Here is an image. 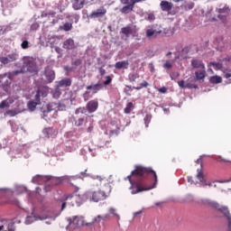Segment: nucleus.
I'll use <instances>...</instances> for the list:
<instances>
[{
  "label": "nucleus",
  "mask_w": 231,
  "mask_h": 231,
  "mask_svg": "<svg viewBox=\"0 0 231 231\" xmlns=\"http://www.w3.org/2000/svg\"><path fill=\"white\" fill-rule=\"evenodd\" d=\"M160 6L162 12H171L174 5L171 2L162 0L160 4Z\"/></svg>",
  "instance_id": "f8f14e48"
},
{
  "label": "nucleus",
  "mask_w": 231,
  "mask_h": 231,
  "mask_svg": "<svg viewBox=\"0 0 231 231\" xmlns=\"http://www.w3.org/2000/svg\"><path fill=\"white\" fill-rule=\"evenodd\" d=\"M162 33V31L158 32L156 30L148 29L146 31V37H156V35Z\"/></svg>",
  "instance_id": "bb28decb"
},
{
  "label": "nucleus",
  "mask_w": 231,
  "mask_h": 231,
  "mask_svg": "<svg viewBox=\"0 0 231 231\" xmlns=\"http://www.w3.org/2000/svg\"><path fill=\"white\" fill-rule=\"evenodd\" d=\"M195 77L199 82H205V77H207V69H201L200 70H197L195 72Z\"/></svg>",
  "instance_id": "4468645a"
},
{
  "label": "nucleus",
  "mask_w": 231,
  "mask_h": 231,
  "mask_svg": "<svg viewBox=\"0 0 231 231\" xmlns=\"http://www.w3.org/2000/svg\"><path fill=\"white\" fill-rule=\"evenodd\" d=\"M87 131L88 133H91V131H93V126H88Z\"/></svg>",
  "instance_id": "0e129e2a"
},
{
  "label": "nucleus",
  "mask_w": 231,
  "mask_h": 231,
  "mask_svg": "<svg viewBox=\"0 0 231 231\" xmlns=\"http://www.w3.org/2000/svg\"><path fill=\"white\" fill-rule=\"evenodd\" d=\"M199 205H212L209 199H200L199 200Z\"/></svg>",
  "instance_id": "a18cd8bd"
},
{
  "label": "nucleus",
  "mask_w": 231,
  "mask_h": 231,
  "mask_svg": "<svg viewBox=\"0 0 231 231\" xmlns=\"http://www.w3.org/2000/svg\"><path fill=\"white\" fill-rule=\"evenodd\" d=\"M116 69H127L129 68V60L117 61L115 64Z\"/></svg>",
  "instance_id": "f3484780"
},
{
  "label": "nucleus",
  "mask_w": 231,
  "mask_h": 231,
  "mask_svg": "<svg viewBox=\"0 0 231 231\" xmlns=\"http://www.w3.org/2000/svg\"><path fill=\"white\" fill-rule=\"evenodd\" d=\"M27 106H28V108L30 109V111H35V107H37V106H41V105L38 104L37 101H29Z\"/></svg>",
  "instance_id": "c756f323"
},
{
  "label": "nucleus",
  "mask_w": 231,
  "mask_h": 231,
  "mask_svg": "<svg viewBox=\"0 0 231 231\" xmlns=\"http://www.w3.org/2000/svg\"><path fill=\"white\" fill-rule=\"evenodd\" d=\"M133 10H134V5H133V2H131L129 5L123 6L120 9L121 14H131V12H133Z\"/></svg>",
  "instance_id": "6ab92c4d"
},
{
  "label": "nucleus",
  "mask_w": 231,
  "mask_h": 231,
  "mask_svg": "<svg viewBox=\"0 0 231 231\" xmlns=\"http://www.w3.org/2000/svg\"><path fill=\"white\" fill-rule=\"evenodd\" d=\"M64 50H75L77 45H75V41L71 38L67 39L62 45Z\"/></svg>",
  "instance_id": "ddd939ff"
},
{
  "label": "nucleus",
  "mask_w": 231,
  "mask_h": 231,
  "mask_svg": "<svg viewBox=\"0 0 231 231\" xmlns=\"http://www.w3.org/2000/svg\"><path fill=\"white\" fill-rule=\"evenodd\" d=\"M45 77L49 83L53 82V80H55V71H53L52 69H46Z\"/></svg>",
  "instance_id": "412c9836"
},
{
  "label": "nucleus",
  "mask_w": 231,
  "mask_h": 231,
  "mask_svg": "<svg viewBox=\"0 0 231 231\" xmlns=\"http://www.w3.org/2000/svg\"><path fill=\"white\" fill-rule=\"evenodd\" d=\"M69 222L70 228L75 230L84 225V218L80 217H74L73 218H69Z\"/></svg>",
  "instance_id": "423d86ee"
},
{
  "label": "nucleus",
  "mask_w": 231,
  "mask_h": 231,
  "mask_svg": "<svg viewBox=\"0 0 231 231\" xmlns=\"http://www.w3.org/2000/svg\"><path fill=\"white\" fill-rule=\"evenodd\" d=\"M106 80H105L103 82L104 86H109V84H111V82H113V78H111V76H106Z\"/></svg>",
  "instance_id": "37998d69"
},
{
  "label": "nucleus",
  "mask_w": 231,
  "mask_h": 231,
  "mask_svg": "<svg viewBox=\"0 0 231 231\" xmlns=\"http://www.w3.org/2000/svg\"><path fill=\"white\" fill-rule=\"evenodd\" d=\"M217 162H223L224 163H226V162L230 163L231 162L229 160L223 159L222 157H218Z\"/></svg>",
  "instance_id": "13d9d810"
},
{
  "label": "nucleus",
  "mask_w": 231,
  "mask_h": 231,
  "mask_svg": "<svg viewBox=\"0 0 231 231\" xmlns=\"http://www.w3.org/2000/svg\"><path fill=\"white\" fill-rule=\"evenodd\" d=\"M107 217V216H105V217H102V216H97V217H96L94 219H93V221H92V223H97V224H98V223H100V221H106V218Z\"/></svg>",
  "instance_id": "f704fd0d"
},
{
  "label": "nucleus",
  "mask_w": 231,
  "mask_h": 231,
  "mask_svg": "<svg viewBox=\"0 0 231 231\" xmlns=\"http://www.w3.org/2000/svg\"><path fill=\"white\" fill-rule=\"evenodd\" d=\"M32 181H33V183H37L38 185H41V183H42V181H46V177L37 175L36 177H34L32 179Z\"/></svg>",
  "instance_id": "cd10ccee"
},
{
  "label": "nucleus",
  "mask_w": 231,
  "mask_h": 231,
  "mask_svg": "<svg viewBox=\"0 0 231 231\" xmlns=\"http://www.w3.org/2000/svg\"><path fill=\"white\" fill-rule=\"evenodd\" d=\"M43 134L50 138L51 136H55L57 134V131L53 127H48L43 130Z\"/></svg>",
  "instance_id": "4be33fe9"
},
{
  "label": "nucleus",
  "mask_w": 231,
  "mask_h": 231,
  "mask_svg": "<svg viewBox=\"0 0 231 231\" xmlns=\"http://www.w3.org/2000/svg\"><path fill=\"white\" fill-rule=\"evenodd\" d=\"M151 115H146L144 117V124L146 127H149V124H151Z\"/></svg>",
  "instance_id": "a19ab883"
},
{
  "label": "nucleus",
  "mask_w": 231,
  "mask_h": 231,
  "mask_svg": "<svg viewBox=\"0 0 231 231\" xmlns=\"http://www.w3.org/2000/svg\"><path fill=\"white\" fill-rule=\"evenodd\" d=\"M89 93H91L90 91H86L84 94H83V97H84V100L87 101L88 98H86V97H88V95H89Z\"/></svg>",
  "instance_id": "680f3d73"
},
{
  "label": "nucleus",
  "mask_w": 231,
  "mask_h": 231,
  "mask_svg": "<svg viewBox=\"0 0 231 231\" xmlns=\"http://www.w3.org/2000/svg\"><path fill=\"white\" fill-rule=\"evenodd\" d=\"M69 199H72L73 201H77L79 205H82L84 201H94L95 203H98V201H104L106 199V191L98 190V191H87L85 194H78L75 197H70Z\"/></svg>",
  "instance_id": "7ed1b4c3"
},
{
  "label": "nucleus",
  "mask_w": 231,
  "mask_h": 231,
  "mask_svg": "<svg viewBox=\"0 0 231 231\" xmlns=\"http://www.w3.org/2000/svg\"><path fill=\"white\" fill-rule=\"evenodd\" d=\"M12 226V224L8 223L5 219L0 220V231L5 230V228H8V226Z\"/></svg>",
  "instance_id": "c85d7f7f"
},
{
  "label": "nucleus",
  "mask_w": 231,
  "mask_h": 231,
  "mask_svg": "<svg viewBox=\"0 0 231 231\" xmlns=\"http://www.w3.org/2000/svg\"><path fill=\"white\" fill-rule=\"evenodd\" d=\"M128 79L130 82H136V79H140V74H138L137 72L131 73L129 74Z\"/></svg>",
  "instance_id": "2f4dec72"
},
{
  "label": "nucleus",
  "mask_w": 231,
  "mask_h": 231,
  "mask_svg": "<svg viewBox=\"0 0 231 231\" xmlns=\"http://www.w3.org/2000/svg\"><path fill=\"white\" fill-rule=\"evenodd\" d=\"M209 82L211 84H221L223 82V79H221L219 76H212L209 79Z\"/></svg>",
  "instance_id": "a878e982"
},
{
  "label": "nucleus",
  "mask_w": 231,
  "mask_h": 231,
  "mask_svg": "<svg viewBox=\"0 0 231 231\" xmlns=\"http://www.w3.org/2000/svg\"><path fill=\"white\" fill-rule=\"evenodd\" d=\"M189 183H194V180H192V177H188Z\"/></svg>",
  "instance_id": "69168bd1"
},
{
  "label": "nucleus",
  "mask_w": 231,
  "mask_h": 231,
  "mask_svg": "<svg viewBox=\"0 0 231 231\" xmlns=\"http://www.w3.org/2000/svg\"><path fill=\"white\" fill-rule=\"evenodd\" d=\"M54 15H57V12L50 11L42 14L43 17H53Z\"/></svg>",
  "instance_id": "79ce46f5"
},
{
  "label": "nucleus",
  "mask_w": 231,
  "mask_h": 231,
  "mask_svg": "<svg viewBox=\"0 0 231 231\" xmlns=\"http://www.w3.org/2000/svg\"><path fill=\"white\" fill-rule=\"evenodd\" d=\"M24 71H28V73H33V75H37V73H39V67H37V62L35 61V59H33L32 57H24L22 69L1 74L0 86H3L4 88H8V86H10L11 84L10 80H13L14 77H16V75L24 73Z\"/></svg>",
  "instance_id": "f03ea898"
},
{
  "label": "nucleus",
  "mask_w": 231,
  "mask_h": 231,
  "mask_svg": "<svg viewBox=\"0 0 231 231\" xmlns=\"http://www.w3.org/2000/svg\"><path fill=\"white\" fill-rule=\"evenodd\" d=\"M118 133H120V128L116 127V129L110 131L109 136H118Z\"/></svg>",
  "instance_id": "ea45409f"
},
{
  "label": "nucleus",
  "mask_w": 231,
  "mask_h": 231,
  "mask_svg": "<svg viewBox=\"0 0 231 231\" xmlns=\"http://www.w3.org/2000/svg\"><path fill=\"white\" fill-rule=\"evenodd\" d=\"M98 71H99L101 77H104V75H106V70L104 69L103 67H100V68L98 69Z\"/></svg>",
  "instance_id": "4d7b16f0"
},
{
  "label": "nucleus",
  "mask_w": 231,
  "mask_h": 231,
  "mask_svg": "<svg viewBox=\"0 0 231 231\" xmlns=\"http://www.w3.org/2000/svg\"><path fill=\"white\" fill-rule=\"evenodd\" d=\"M197 178L198 180L200 181L202 187H212V183L211 182H207V180H205V177L203 176V172L199 171L197 174Z\"/></svg>",
  "instance_id": "a211bd4d"
},
{
  "label": "nucleus",
  "mask_w": 231,
  "mask_h": 231,
  "mask_svg": "<svg viewBox=\"0 0 231 231\" xmlns=\"http://www.w3.org/2000/svg\"><path fill=\"white\" fill-rule=\"evenodd\" d=\"M84 5H86V1H81L79 2V0H74L73 4H72V7L75 10H82V8H84Z\"/></svg>",
  "instance_id": "b1692460"
},
{
  "label": "nucleus",
  "mask_w": 231,
  "mask_h": 231,
  "mask_svg": "<svg viewBox=\"0 0 231 231\" xmlns=\"http://www.w3.org/2000/svg\"><path fill=\"white\" fill-rule=\"evenodd\" d=\"M109 212H110V214H112L113 216L118 217V214H116V209H115V208H109Z\"/></svg>",
  "instance_id": "3c124183"
},
{
  "label": "nucleus",
  "mask_w": 231,
  "mask_h": 231,
  "mask_svg": "<svg viewBox=\"0 0 231 231\" xmlns=\"http://www.w3.org/2000/svg\"><path fill=\"white\" fill-rule=\"evenodd\" d=\"M157 91H159V93H163V94H165V93H167V88L162 87V88H157Z\"/></svg>",
  "instance_id": "864d4df0"
},
{
  "label": "nucleus",
  "mask_w": 231,
  "mask_h": 231,
  "mask_svg": "<svg viewBox=\"0 0 231 231\" xmlns=\"http://www.w3.org/2000/svg\"><path fill=\"white\" fill-rule=\"evenodd\" d=\"M42 212H47V214H45L42 217H40V219H48V217H50V209H42Z\"/></svg>",
  "instance_id": "49530a36"
},
{
  "label": "nucleus",
  "mask_w": 231,
  "mask_h": 231,
  "mask_svg": "<svg viewBox=\"0 0 231 231\" xmlns=\"http://www.w3.org/2000/svg\"><path fill=\"white\" fill-rule=\"evenodd\" d=\"M231 78V70L224 73V79H230Z\"/></svg>",
  "instance_id": "6e6d98bb"
},
{
  "label": "nucleus",
  "mask_w": 231,
  "mask_h": 231,
  "mask_svg": "<svg viewBox=\"0 0 231 231\" xmlns=\"http://www.w3.org/2000/svg\"><path fill=\"white\" fill-rule=\"evenodd\" d=\"M86 109L88 113H95L98 109V101L97 99L88 101L86 105Z\"/></svg>",
  "instance_id": "6e6552de"
},
{
  "label": "nucleus",
  "mask_w": 231,
  "mask_h": 231,
  "mask_svg": "<svg viewBox=\"0 0 231 231\" xmlns=\"http://www.w3.org/2000/svg\"><path fill=\"white\" fill-rule=\"evenodd\" d=\"M17 194H24L25 192H28L30 194V191H28V189L24 186H20L16 189Z\"/></svg>",
  "instance_id": "473e14b6"
},
{
  "label": "nucleus",
  "mask_w": 231,
  "mask_h": 231,
  "mask_svg": "<svg viewBox=\"0 0 231 231\" xmlns=\"http://www.w3.org/2000/svg\"><path fill=\"white\" fill-rule=\"evenodd\" d=\"M106 14H107V9H106L104 6H101L88 15V19H102L103 17H106Z\"/></svg>",
  "instance_id": "39448f33"
},
{
  "label": "nucleus",
  "mask_w": 231,
  "mask_h": 231,
  "mask_svg": "<svg viewBox=\"0 0 231 231\" xmlns=\"http://www.w3.org/2000/svg\"><path fill=\"white\" fill-rule=\"evenodd\" d=\"M209 66H213L215 69H223V63L219 62H210Z\"/></svg>",
  "instance_id": "c9c22d12"
},
{
  "label": "nucleus",
  "mask_w": 231,
  "mask_h": 231,
  "mask_svg": "<svg viewBox=\"0 0 231 231\" xmlns=\"http://www.w3.org/2000/svg\"><path fill=\"white\" fill-rule=\"evenodd\" d=\"M215 208H217V210L220 212V214H223V216L227 219V231H231V216L228 208L219 206V204H215Z\"/></svg>",
  "instance_id": "20e7f679"
},
{
  "label": "nucleus",
  "mask_w": 231,
  "mask_h": 231,
  "mask_svg": "<svg viewBox=\"0 0 231 231\" xmlns=\"http://www.w3.org/2000/svg\"><path fill=\"white\" fill-rule=\"evenodd\" d=\"M179 88L182 89H197L198 85L190 83V79L178 81Z\"/></svg>",
  "instance_id": "0eeeda50"
},
{
  "label": "nucleus",
  "mask_w": 231,
  "mask_h": 231,
  "mask_svg": "<svg viewBox=\"0 0 231 231\" xmlns=\"http://www.w3.org/2000/svg\"><path fill=\"white\" fill-rule=\"evenodd\" d=\"M163 68L165 69H171V68H172V63L171 61H166L164 64H163Z\"/></svg>",
  "instance_id": "09e8293b"
},
{
  "label": "nucleus",
  "mask_w": 231,
  "mask_h": 231,
  "mask_svg": "<svg viewBox=\"0 0 231 231\" xmlns=\"http://www.w3.org/2000/svg\"><path fill=\"white\" fill-rule=\"evenodd\" d=\"M104 85L102 83H97L94 85H88L86 87V89L88 91H91L92 90V95H97V93H98V91H100L101 89H103Z\"/></svg>",
  "instance_id": "9d476101"
},
{
  "label": "nucleus",
  "mask_w": 231,
  "mask_h": 231,
  "mask_svg": "<svg viewBox=\"0 0 231 231\" xmlns=\"http://www.w3.org/2000/svg\"><path fill=\"white\" fill-rule=\"evenodd\" d=\"M131 111H133V103L129 102V103L126 105L125 108V113L126 115H129V113H131Z\"/></svg>",
  "instance_id": "e433bc0d"
},
{
  "label": "nucleus",
  "mask_w": 231,
  "mask_h": 231,
  "mask_svg": "<svg viewBox=\"0 0 231 231\" xmlns=\"http://www.w3.org/2000/svg\"><path fill=\"white\" fill-rule=\"evenodd\" d=\"M84 125V118L80 117L75 122V125L77 127H80V125Z\"/></svg>",
  "instance_id": "c03bdc74"
},
{
  "label": "nucleus",
  "mask_w": 231,
  "mask_h": 231,
  "mask_svg": "<svg viewBox=\"0 0 231 231\" xmlns=\"http://www.w3.org/2000/svg\"><path fill=\"white\" fill-rule=\"evenodd\" d=\"M121 33L125 35V37H129V35H134V33H136V30L131 27V25H126L121 29Z\"/></svg>",
  "instance_id": "2eb2a0df"
},
{
  "label": "nucleus",
  "mask_w": 231,
  "mask_h": 231,
  "mask_svg": "<svg viewBox=\"0 0 231 231\" xmlns=\"http://www.w3.org/2000/svg\"><path fill=\"white\" fill-rule=\"evenodd\" d=\"M22 50H28L30 48V42L28 41H23L21 44Z\"/></svg>",
  "instance_id": "4c0bfd02"
},
{
  "label": "nucleus",
  "mask_w": 231,
  "mask_h": 231,
  "mask_svg": "<svg viewBox=\"0 0 231 231\" xmlns=\"http://www.w3.org/2000/svg\"><path fill=\"white\" fill-rule=\"evenodd\" d=\"M185 10H192L194 8V2H190L184 6Z\"/></svg>",
  "instance_id": "de8ad7c7"
},
{
  "label": "nucleus",
  "mask_w": 231,
  "mask_h": 231,
  "mask_svg": "<svg viewBox=\"0 0 231 231\" xmlns=\"http://www.w3.org/2000/svg\"><path fill=\"white\" fill-rule=\"evenodd\" d=\"M84 113H86V107L84 106L79 107L75 110V115H84Z\"/></svg>",
  "instance_id": "58836bf2"
},
{
  "label": "nucleus",
  "mask_w": 231,
  "mask_h": 231,
  "mask_svg": "<svg viewBox=\"0 0 231 231\" xmlns=\"http://www.w3.org/2000/svg\"><path fill=\"white\" fill-rule=\"evenodd\" d=\"M228 12H230V8H228L226 6L219 9V14H228Z\"/></svg>",
  "instance_id": "8fccbe9b"
},
{
  "label": "nucleus",
  "mask_w": 231,
  "mask_h": 231,
  "mask_svg": "<svg viewBox=\"0 0 231 231\" xmlns=\"http://www.w3.org/2000/svg\"><path fill=\"white\" fill-rule=\"evenodd\" d=\"M226 62H231V57L227 56L226 58H225Z\"/></svg>",
  "instance_id": "e2e57ef3"
},
{
  "label": "nucleus",
  "mask_w": 231,
  "mask_h": 231,
  "mask_svg": "<svg viewBox=\"0 0 231 231\" xmlns=\"http://www.w3.org/2000/svg\"><path fill=\"white\" fill-rule=\"evenodd\" d=\"M130 181V190L132 194H140L147 190L156 189L158 185V175L152 168L143 167L142 165L135 166L134 170L127 176Z\"/></svg>",
  "instance_id": "f257e3e1"
},
{
  "label": "nucleus",
  "mask_w": 231,
  "mask_h": 231,
  "mask_svg": "<svg viewBox=\"0 0 231 231\" xmlns=\"http://www.w3.org/2000/svg\"><path fill=\"white\" fill-rule=\"evenodd\" d=\"M46 95H47L46 92H44V91H42L41 89H38L36 91L35 96H34V102H36V103L41 105V97H46Z\"/></svg>",
  "instance_id": "5701e85b"
},
{
  "label": "nucleus",
  "mask_w": 231,
  "mask_h": 231,
  "mask_svg": "<svg viewBox=\"0 0 231 231\" xmlns=\"http://www.w3.org/2000/svg\"><path fill=\"white\" fill-rule=\"evenodd\" d=\"M10 104H14V99H5V100H3L1 103H0V109H5V107H10Z\"/></svg>",
  "instance_id": "393cba45"
},
{
  "label": "nucleus",
  "mask_w": 231,
  "mask_h": 231,
  "mask_svg": "<svg viewBox=\"0 0 231 231\" xmlns=\"http://www.w3.org/2000/svg\"><path fill=\"white\" fill-rule=\"evenodd\" d=\"M17 60V54H8L6 57L0 58L2 64H10V62H15Z\"/></svg>",
  "instance_id": "9b49d317"
},
{
  "label": "nucleus",
  "mask_w": 231,
  "mask_h": 231,
  "mask_svg": "<svg viewBox=\"0 0 231 231\" xmlns=\"http://www.w3.org/2000/svg\"><path fill=\"white\" fill-rule=\"evenodd\" d=\"M71 82V79L69 78L63 79L58 82V88H69Z\"/></svg>",
  "instance_id": "aec40b11"
},
{
  "label": "nucleus",
  "mask_w": 231,
  "mask_h": 231,
  "mask_svg": "<svg viewBox=\"0 0 231 231\" xmlns=\"http://www.w3.org/2000/svg\"><path fill=\"white\" fill-rule=\"evenodd\" d=\"M97 180L100 181V185H102V183H104L105 185L107 183V179L106 178H97Z\"/></svg>",
  "instance_id": "603ef678"
},
{
  "label": "nucleus",
  "mask_w": 231,
  "mask_h": 231,
  "mask_svg": "<svg viewBox=\"0 0 231 231\" xmlns=\"http://www.w3.org/2000/svg\"><path fill=\"white\" fill-rule=\"evenodd\" d=\"M148 86H149V83L143 80L139 87H134V89H136V91H140V89H143V88H147Z\"/></svg>",
  "instance_id": "72a5a7b5"
},
{
  "label": "nucleus",
  "mask_w": 231,
  "mask_h": 231,
  "mask_svg": "<svg viewBox=\"0 0 231 231\" xmlns=\"http://www.w3.org/2000/svg\"><path fill=\"white\" fill-rule=\"evenodd\" d=\"M74 64H75V66H80V64H82V60H76L74 61Z\"/></svg>",
  "instance_id": "bf43d9fd"
},
{
  "label": "nucleus",
  "mask_w": 231,
  "mask_h": 231,
  "mask_svg": "<svg viewBox=\"0 0 231 231\" xmlns=\"http://www.w3.org/2000/svg\"><path fill=\"white\" fill-rule=\"evenodd\" d=\"M169 55H172V52L169 51V52L166 54V57H169Z\"/></svg>",
  "instance_id": "774afa93"
},
{
  "label": "nucleus",
  "mask_w": 231,
  "mask_h": 231,
  "mask_svg": "<svg viewBox=\"0 0 231 231\" xmlns=\"http://www.w3.org/2000/svg\"><path fill=\"white\" fill-rule=\"evenodd\" d=\"M6 115H9L10 116H15V111L14 110H7Z\"/></svg>",
  "instance_id": "5fc2aeb1"
},
{
  "label": "nucleus",
  "mask_w": 231,
  "mask_h": 231,
  "mask_svg": "<svg viewBox=\"0 0 231 231\" xmlns=\"http://www.w3.org/2000/svg\"><path fill=\"white\" fill-rule=\"evenodd\" d=\"M122 5H129V3H131V0H120Z\"/></svg>",
  "instance_id": "052dcab7"
},
{
  "label": "nucleus",
  "mask_w": 231,
  "mask_h": 231,
  "mask_svg": "<svg viewBox=\"0 0 231 231\" xmlns=\"http://www.w3.org/2000/svg\"><path fill=\"white\" fill-rule=\"evenodd\" d=\"M82 14H83V15H87V17H88V15H89V14H88V10H86V9H84L82 11Z\"/></svg>",
  "instance_id": "338daca9"
},
{
  "label": "nucleus",
  "mask_w": 231,
  "mask_h": 231,
  "mask_svg": "<svg viewBox=\"0 0 231 231\" xmlns=\"http://www.w3.org/2000/svg\"><path fill=\"white\" fill-rule=\"evenodd\" d=\"M69 198H75V196H73V195H69V196L65 199V201L62 202V204H61V210H64V208H66V205H67V204H68V205H72V207L75 206V203H76L77 205H80V204H79V202H78L77 200H73V199H69ZM72 201H73V202H72Z\"/></svg>",
  "instance_id": "dca6fc26"
},
{
  "label": "nucleus",
  "mask_w": 231,
  "mask_h": 231,
  "mask_svg": "<svg viewBox=\"0 0 231 231\" xmlns=\"http://www.w3.org/2000/svg\"><path fill=\"white\" fill-rule=\"evenodd\" d=\"M73 24L69 23H64L62 26L60 27V30H64V32H69L72 30Z\"/></svg>",
  "instance_id": "7c9ffc66"
},
{
  "label": "nucleus",
  "mask_w": 231,
  "mask_h": 231,
  "mask_svg": "<svg viewBox=\"0 0 231 231\" xmlns=\"http://www.w3.org/2000/svg\"><path fill=\"white\" fill-rule=\"evenodd\" d=\"M191 68L194 69H205V63H203V60L193 58L191 60Z\"/></svg>",
  "instance_id": "1a4fd4ad"
}]
</instances>
